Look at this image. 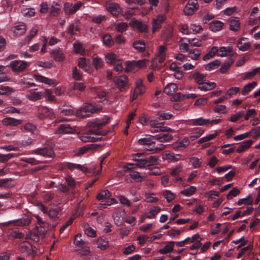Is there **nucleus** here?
<instances>
[{
    "mask_svg": "<svg viewBox=\"0 0 260 260\" xmlns=\"http://www.w3.org/2000/svg\"><path fill=\"white\" fill-rule=\"evenodd\" d=\"M109 119H107L106 121H96L91 122L89 126L92 127V129H89L86 133H84L80 137L81 140L84 142H97L101 140L102 138L99 136L105 135L106 133L101 131V128L103 125H105L108 122Z\"/></svg>",
    "mask_w": 260,
    "mask_h": 260,
    "instance_id": "nucleus-1",
    "label": "nucleus"
},
{
    "mask_svg": "<svg viewBox=\"0 0 260 260\" xmlns=\"http://www.w3.org/2000/svg\"><path fill=\"white\" fill-rule=\"evenodd\" d=\"M144 153H137L134 155L133 159L137 161L136 164H129L127 165V169L131 170L136 167L145 168L157 164L158 156L157 155H150L144 156Z\"/></svg>",
    "mask_w": 260,
    "mask_h": 260,
    "instance_id": "nucleus-2",
    "label": "nucleus"
},
{
    "mask_svg": "<svg viewBox=\"0 0 260 260\" xmlns=\"http://www.w3.org/2000/svg\"><path fill=\"white\" fill-rule=\"evenodd\" d=\"M101 109V107H97L92 104L85 103L80 109L76 112L75 115L78 117L86 118L89 117V113L98 112Z\"/></svg>",
    "mask_w": 260,
    "mask_h": 260,
    "instance_id": "nucleus-3",
    "label": "nucleus"
},
{
    "mask_svg": "<svg viewBox=\"0 0 260 260\" xmlns=\"http://www.w3.org/2000/svg\"><path fill=\"white\" fill-rule=\"evenodd\" d=\"M37 117L40 120H44L46 118L53 119L55 117V115L52 109L46 106H43L39 109Z\"/></svg>",
    "mask_w": 260,
    "mask_h": 260,
    "instance_id": "nucleus-4",
    "label": "nucleus"
},
{
    "mask_svg": "<svg viewBox=\"0 0 260 260\" xmlns=\"http://www.w3.org/2000/svg\"><path fill=\"white\" fill-rule=\"evenodd\" d=\"M19 250L21 253L32 257L35 256L36 254L33 246L28 242H23L21 243L19 245Z\"/></svg>",
    "mask_w": 260,
    "mask_h": 260,
    "instance_id": "nucleus-5",
    "label": "nucleus"
},
{
    "mask_svg": "<svg viewBox=\"0 0 260 260\" xmlns=\"http://www.w3.org/2000/svg\"><path fill=\"white\" fill-rule=\"evenodd\" d=\"M29 64L27 62L16 60L11 62L10 67L16 72H21L24 71Z\"/></svg>",
    "mask_w": 260,
    "mask_h": 260,
    "instance_id": "nucleus-6",
    "label": "nucleus"
},
{
    "mask_svg": "<svg viewBox=\"0 0 260 260\" xmlns=\"http://www.w3.org/2000/svg\"><path fill=\"white\" fill-rule=\"evenodd\" d=\"M31 222V218L27 215H24L23 216L17 220H11L7 222L1 223L4 226L10 225L12 223L16 222L17 225L24 226L28 225Z\"/></svg>",
    "mask_w": 260,
    "mask_h": 260,
    "instance_id": "nucleus-7",
    "label": "nucleus"
},
{
    "mask_svg": "<svg viewBox=\"0 0 260 260\" xmlns=\"http://www.w3.org/2000/svg\"><path fill=\"white\" fill-rule=\"evenodd\" d=\"M106 7L108 12L114 16L118 15L122 11L118 4L111 1H109L106 3Z\"/></svg>",
    "mask_w": 260,
    "mask_h": 260,
    "instance_id": "nucleus-8",
    "label": "nucleus"
},
{
    "mask_svg": "<svg viewBox=\"0 0 260 260\" xmlns=\"http://www.w3.org/2000/svg\"><path fill=\"white\" fill-rule=\"evenodd\" d=\"M198 9L197 0H189L184 8V12L185 15L190 16L192 15Z\"/></svg>",
    "mask_w": 260,
    "mask_h": 260,
    "instance_id": "nucleus-9",
    "label": "nucleus"
},
{
    "mask_svg": "<svg viewBox=\"0 0 260 260\" xmlns=\"http://www.w3.org/2000/svg\"><path fill=\"white\" fill-rule=\"evenodd\" d=\"M113 81L117 85L119 89L122 91L125 89L128 82V79L125 75L120 76L118 77H114Z\"/></svg>",
    "mask_w": 260,
    "mask_h": 260,
    "instance_id": "nucleus-10",
    "label": "nucleus"
},
{
    "mask_svg": "<svg viewBox=\"0 0 260 260\" xmlns=\"http://www.w3.org/2000/svg\"><path fill=\"white\" fill-rule=\"evenodd\" d=\"M138 142L141 145L147 146L148 148H150L155 144L154 137L152 135H147L146 137L139 139Z\"/></svg>",
    "mask_w": 260,
    "mask_h": 260,
    "instance_id": "nucleus-11",
    "label": "nucleus"
},
{
    "mask_svg": "<svg viewBox=\"0 0 260 260\" xmlns=\"http://www.w3.org/2000/svg\"><path fill=\"white\" fill-rule=\"evenodd\" d=\"M36 153L48 157H53L54 156V151L50 146H47L41 149H37L36 150Z\"/></svg>",
    "mask_w": 260,
    "mask_h": 260,
    "instance_id": "nucleus-12",
    "label": "nucleus"
},
{
    "mask_svg": "<svg viewBox=\"0 0 260 260\" xmlns=\"http://www.w3.org/2000/svg\"><path fill=\"white\" fill-rule=\"evenodd\" d=\"M75 130L74 128L71 127L69 124H62L59 125V127L55 131V134H73Z\"/></svg>",
    "mask_w": 260,
    "mask_h": 260,
    "instance_id": "nucleus-13",
    "label": "nucleus"
},
{
    "mask_svg": "<svg viewBox=\"0 0 260 260\" xmlns=\"http://www.w3.org/2000/svg\"><path fill=\"white\" fill-rule=\"evenodd\" d=\"M26 29L25 23L20 22L12 28V30L15 36H20L25 33Z\"/></svg>",
    "mask_w": 260,
    "mask_h": 260,
    "instance_id": "nucleus-14",
    "label": "nucleus"
},
{
    "mask_svg": "<svg viewBox=\"0 0 260 260\" xmlns=\"http://www.w3.org/2000/svg\"><path fill=\"white\" fill-rule=\"evenodd\" d=\"M64 167H66L71 171H73L74 169H77L83 172L86 173L88 172V169L87 167L82 166L79 164H76L71 162H66L64 164Z\"/></svg>",
    "mask_w": 260,
    "mask_h": 260,
    "instance_id": "nucleus-15",
    "label": "nucleus"
},
{
    "mask_svg": "<svg viewBox=\"0 0 260 260\" xmlns=\"http://www.w3.org/2000/svg\"><path fill=\"white\" fill-rule=\"evenodd\" d=\"M153 137L154 140H157L160 143L169 142L173 138V136L169 134H164L160 133L159 134L153 136Z\"/></svg>",
    "mask_w": 260,
    "mask_h": 260,
    "instance_id": "nucleus-16",
    "label": "nucleus"
},
{
    "mask_svg": "<svg viewBox=\"0 0 260 260\" xmlns=\"http://www.w3.org/2000/svg\"><path fill=\"white\" fill-rule=\"evenodd\" d=\"M206 75L201 74L199 72H194L193 74L189 76L190 79H193L195 82L200 85L206 81Z\"/></svg>",
    "mask_w": 260,
    "mask_h": 260,
    "instance_id": "nucleus-17",
    "label": "nucleus"
},
{
    "mask_svg": "<svg viewBox=\"0 0 260 260\" xmlns=\"http://www.w3.org/2000/svg\"><path fill=\"white\" fill-rule=\"evenodd\" d=\"M51 56L56 61H61L64 59V56L60 48L52 50Z\"/></svg>",
    "mask_w": 260,
    "mask_h": 260,
    "instance_id": "nucleus-18",
    "label": "nucleus"
},
{
    "mask_svg": "<svg viewBox=\"0 0 260 260\" xmlns=\"http://www.w3.org/2000/svg\"><path fill=\"white\" fill-rule=\"evenodd\" d=\"M216 83L215 82L204 81L202 84H200L198 88L202 91H207L214 89L216 87Z\"/></svg>",
    "mask_w": 260,
    "mask_h": 260,
    "instance_id": "nucleus-19",
    "label": "nucleus"
},
{
    "mask_svg": "<svg viewBox=\"0 0 260 260\" xmlns=\"http://www.w3.org/2000/svg\"><path fill=\"white\" fill-rule=\"evenodd\" d=\"M35 79L38 82L44 83L46 84L49 85H56V82L51 79H48L43 76H42L41 75H35Z\"/></svg>",
    "mask_w": 260,
    "mask_h": 260,
    "instance_id": "nucleus-20",
    "label": "nucleus"
},
{
    "mask_svg": "<svg viewBox=\"0 0 260 260\" xmlns=\"http://www.w3.org/2000/svg\"><path fill=\"white\" fill-rule=\"evenodd\" d=\"M96 245L98 248L102 250H105L109 247V241L105 237H100L96 241Z\"/></svg>",
    "mask_w": 260,
    "mask_h": 260,
    "instance_id": "nucleus-21",
    "label": "nucleus"
},
{
    "mask_svg": "<svg viewBox=\"0 0 260 260\" xmlns=\"http://www.w3.org/2000/svg\"><path fill=\"white\" fill-rule=\"evenodd\" d=\"M5 125L17 126L21 123V120L11 117H7L2 120Z\"/></svg>",
    "mask_w": 260,
    "mask_h": 260,
    "instance_id": "nucleus-22",
    "label": "nucleus"
},
{
    "mask_svg": "<svg viewBox=\"0 0 260 260\" xmlns=\"http://www.w3.org/2000/svg\"><path fill=\"white\" fill-rule=\"evenodd\" d=\"M131 25L134 27H136L142 32H146L148 31L147 25L138 20H134Z\"/></svg>",
    "mask_w": 260,
    "mask_h": 260,
    "instance_id": "nucleus-23",
    "label": "nucleus"
},
{
    "mask_svg": "<svg viewBox=\"0 0 260 260\" xmlns=\"http://www.w3.org/2000/svg\"><path fill=\"white\" fill-rule=\"evenodd\" d=\"M223 25V23L220 21L214 20L210 23L209 28L214 32L221 30Z\"/></svg>",
    "mask_w": 260,
    "mask_h": 260,
    "instance_id": "nucleus-24",
    "label": "nucleus"
},
{
    "mask_svg": "<svg viewBox=\"0 0 260 260\" xmlns=\"http://www.w3.org/2000/svg\"><path fill=\"white\" fill-rule=\"evenodd\" d=\"M191 123L190 124H192L193 125H208L210 123L209 119H204L202 117H200L197 119H194L189 120Z\"/></svg>",
    "mask_w": 260,
    "mask_h": 260,
    "instance_id": "nucleus-25",
    "label": "nucleus"
},
{
    "mask_svg": "<svg viewBox=\"0 0 260 260\" xmlns=\"http://www.w3.org/2000/svg\"><path fill=\"white\" fill-rule=\"evenodd\" d=\"M135 91L140 94H143L145 91V87L143 83L142 80L138 79L135 81Z\"/></svg>",
    "mask_w": 260,
    "mask_h": 260,
    "instance_id": "nucleus-26",
    "label": "nucleus"
},
{
    "mask_svg": "<svg viewBox=\"0 0 260 260\" xmlns=\"http://www.w3.org/2000/svg\"><path fill=\"white\" fill-rule=\"evenodd\" d=\"M218 51H219L220 53H219L218 55L219 56L223 57L228 55H231V53H232L233 51V48L231 46H222L218 49Z\"/></svg>",
    "mask_w": 260,
    "mask_h": 260,
    "instance_id": "nucleus-27",
    "label": "nucleus"
},
{
    "mask_svg": "<svg viewBox=\"0 0 260 260\" xmlns=\"http://www.w3.org/2000/svg\"><path fill=\"white\" fill-rule=\"evenodd\" d=\"M157 57L158 58V62L162 63L166 59V47L161 45L158 48V52Z\"/></svg>",
    "mask_w": 260,
    "mask_h": 260,
    "instance_id": "nucleus-28",
    "label": "nucleus"
},
{
    "mask_svg": "<svg viewBox=\"0 0 260 260\" xmlns=\"http://www.w3.org/2000/svg\"><path fill=\"white\" fill-rule=\"evenodd\" d=\"M234 59L231 57L226 61L222 64L220 71L222 74H224L230 69L231 65L233 63Z\"/></svg>",
    "mask_w": 260,
    "mask_h": 260,
    "instance_id": "nucleus-29",
    "label": "nucleus"
},
{
    "mask_svg": "<svg viewBox=\"0 0 260 260\" xmlns=\"http://www.w3.org/2000/svg\"><path fill=\"white\" fill-rule=\"evenodd\" d=\"M177 89L176 84L171 83L168 84L165 88L164 92L168 95H172Z\"/></svg>",
    "mask_w": 260,
    "mask_h": 260,
    "instance_id": "nucleus-30",
    "label": "nucleus"
},
{
    "mask_svg": "<svg viewBox=\"0 0 260 260\" xmlns=\"http://www.w3.org/2000/svg\"><path fill=\"white\" fill-rule=\"evenodd\" d=\"M44 94L43 92H30L29 94L27 95L28 99L32 101H36L42 98Z\"/></svg>",
    "mask_w": 260,
    "mask_h": 260,
    "instance_id": "nucleus-31",
    "label": "nucleus"
},
{
    "mask_svg": "<svg viewBox=\"0 0 260 260\" xmlns=\"http://www.w3.org/2000/svg\"><path fill=\"white\" fill-rule=\"evenodd\" d=\"M257 85V83L255 81H253L251 83H248L247 85H246L242 91V95H246L252 89L254 88Z\"/></svg>",
    "mask_w": 260,
    "mask_h": 260,
    "instance_id": "nucleus-32",
    "label": "nucleus"
},
{
    "mask_svg": "<svg viewBox=\"0 0 260 260\" xmlns=\"http://www.w3.org/2000/svg\"><path fill=\"white\" fill-rule=\"evenodd\" d=\"M105 59L107 63L111 64H114L118 61L116 55L114 53L107 54Z\"/></svg>",
    "mask_w": 260,
    "mask_h": 260,
    "instance_id": "nucleus-33",
    "label": "nucleus"
},
{
    "mask_svg": "<svg viewBox=\"0 0 260 260\" xmlns=\"http://www.w3.org/2000/svg\"><path fill=\"white\" fill-rule=\"evenodd\" d=\"M62 208L57 207L55 208H52L48 211V214L51 218H58V215L61 212Z\"/></svg>",
    "mask_w": 260,
    "mask_h": 260,
    "instance_id": "nucleus-34",
    "label": "nucleus"
},
{
    "mask_svg": "<svg viewBox=\"0 0 260 260\" xmlns=\"http://www.w3.org/2000/svg\"><path fill=\"white\" fill-rule=\"evenodd\" d=\"M133 47L139 51L142 52L145 50V43L143 40L136 41L133 43Z\"/></svg>",
    "mask_w": 260,
    "mask_h": 260,
    "instance_id": "nucleus-35",
    "label": "nucleus"
},
{
    "mask_svg": "<svg viewBox=\"0 0 260 260\" xmlns=\"http://www.w3.org/2000/svg\"><path fill=\"white\" fill-rule=\"evenodd\" d=\"M83 77L82 72L77 67H74L72 70V78L76 81L81 80Z\"/></svg>",
    "mask_w": 260,
    "mask_h": 260,
    "instance_id": "nucleus-36",
    "label": "nucleus"
},
{
    "mask_svg": "<svg viewBox=\"0 0 260 260\" xmlns=\"http://www.w3.org/2000/svg\"><path fill=\"white\" fill-rule=\"evenodd\" d=\"M74 51L76 53L84 55L85 54V50L83 48L82 44L79 42H75L73 45Z\"/></svg>",
    "mask_w": 260,
    "mask_h": 260,
    "instance_id": "nucleus-37",
    "label": "nucleus"
},
{
    "mask_svg": "<svg viewBox=\"0 0 260 260\" xmlns=\"http://www.w3.org/2000/svg\"><path fill=\"white\" fill-rule=\"evenodd\" d=\"M218 52V48L216 46L212 47L210 51L203 57V59L206 61L208 60L213 57H214L216 54Z\"/></svg>",
    "mask_w": 260,
    "mask_h": 260,
    "instance_id": "nucleus-38",
    "label": "nucleus"
},
{
    "mask_svg": "<svg viewBox=\"0 0 260 260\" xmlns=\"http://www.w3.org/2000/svg\"><path fill=\"white\" fill-rule=\"evenodd\" d=\"M240 23L237 18L232 19L230 21V29L231 30L236 31L240 28Z\"/></svg>",
    "mask_w": 260,
    "mask_h": 260,
    "instance_id": "nucleus-39",
    "label": "nucleus"
},
{
    "mask_svg": "<svg viewBox=\"0 0 260 260\" xmlns=\"http://www.w3.org/2000/svg\"><path fill=\"white\" fill-rule=\"evenodd\" d=\"M174 244L175 242L174 241L169 242L168 244L165 245L163 248L159 250V252L161 254H167L171 252L173 250Z\"/></svg>",
    "mask_w": 260,
    "mask_h": 260,
    "instance_id": "nucleus-40",
    "label": "nucleus"
},
{
    "mask_svg": "<svg viewBox=\"0 0 260 260\" xmlns=\"http://www.w3.org/2000/svg\"><path fill=\"white\" fill-rule=\"evenodd\" d=\"M111 196V193L108 190H104L101 191L96 197V199L99 201L103 202L104 200L108 199Z\"/></svg>",
    "mask_w": 260,
    "mask_h": 260,
    "instance_id": "nucleus-41",
    "label": "nucleus"
},
{
    "mask_svg": "<svg viewBox=\"0 0 260 260\" xmlns=\"http://www.w3.org/2000/svg\"><path fill=\"white\" fill-rule=\"evenodd\" d=\"M220 64V62L219 60H215L205 66V70L207 71H212L217 68Z\"/></svg>",
    "mask_w": 260,
    "mask_h": 260,
    "instance_id": "nucleus-42",
    "label": "nucleus"
},
{
    "mask_svg": "<svg viewBox=\"0 0 260 260\" xmlns=\"http://www.w3.org/2000/svg\"><path fill=\"white\" fill-rule=\"evenodd\" d=\"M102 39L104 44L107 46L111 47L114 44V40L109 34L104 35L103 36Z\"/></svg>",
    "mask_w": 260,
    "mask_h": 260,
    "instance_id": "nucleus-43",
    "label": "nucleus"
},
{
    "mask_svg": "<svg viewBox=\"0 0 260 260\" xmlns=\"http://www.w3.org/2000/svg\"><path fill=\"white\" fill-rule=\"evenodd\" d=\"M92 63L96 70L102 69L104 65V62L102 59L99 57H95L93 58Z\"/></svg>",
    "mask_w": 260,
    "mask_h": 260,
    "instance_id": "nucleus-44",
    "label": "nucleus"
},
{
    "mask_svg": "<svg viewBox=\"0 0 260 260\" xmlns=\"http://www.w3.org/2000/svg\"><path fill=\"white\" fill-rule=\"evenodd\" d=\"M204 129L201 127L196 128L193 130V135L189 137L190 141H192L199 138L204 133Z\"/></svg>",
    "mask_w": 260,
    "mask_h": 260,
    "instance_id": "nucleus-45",
    "label": "nucleus"
},
{
    "mask_svg": "<svg viewBox=\"0 0 260 260\" xmlns=\"http://www.w3.org/2000/svg\"><path fill=\"white\" fill-rule=\"evenodd\" d=\"M252 143L251 140L245 141L243 144H241L237 149V152L241 153L245 151L246 149L250 147Z\"/></svg>",
    "mask_w": 260,
    "mask_h": 260,
    "instance_id": "nucleus-46",
    "label": "nucleus"
},
{
    "mask_svg": "<svg viewBox=\"0 0 260 260\" xmlns=\"http://www.w3.org/2000/svg\"><path fill=\"white\" fill-rule=\"evenodd\" d=\"M197 190V188L193 186H190L181 191V193L187 197L192 195Z\"/></svg>",
    "mask_w": 260,
    "mask_h": 260,
    "instance_id": "nucleus-47",
    "label": "nucleus"
},
{
    "mask_svg": "<svg viewBox=\"0 0 260 260\" xmlns=\"http://www.w3.org/2000/svg\"><path fill=\"white\" fill-rule=\"evenodd\" d=\"M81 248L76 250L78 255L81 256L87 255L89 254L90 251L88 245L80 247Z\"/></svg>",
    "mask_w": 260,
    "mask_h": 260,
    "instance_id": "nucleus-48",
    "label": "nucleus"
},
{
    "mask_svg": "<svg viewBox=\"0 0 260 260\" xmlns=\"http://www.w3.org/2000/svg\"><path fill=\"white\" fill-rule=\"evenodd\" d=\"M201 54V51L198 49L189 50V57L193 60L198 59Z\"/></svg>",
    "mask_w": 260,
    "mask_h": 260,
    "instance_id": "nucleus-49",
    "label": "nucleus"
},
{
    "mask_svg": "<svg viewBox=\"0 0 260 260\" xmlns=\"http://www.w3.org/2000/svg\"><path fill=\"white\" fill-rule=\"evenodd\" d=\"M81 234H77L76 235L74 238V244L78 247H82L83 246L88 245L87 243L85 241L82 240V239L81 238Z\"/></svg>",
    "mask_w": 260,
    "mask_h": 260,
    "instance_id": "nucleus-50",
    "label": "nucleus"
},
{
    "mask_svg": "<svg viewBox=\"0 0 260 260\" xmlns=\"http://www.w3.org/2000/svg\"><path fill=\"white\" fill-rule=\"evenodd\" d=\"M129 176L133 180L137 182H142L144 178V176L141 175L140 173L137 171L131 172Z\"/></svg>",
    "mask_w": 260,
    "mask_h": 260,
    "instance_id": "nucleus-51",
    "label": "nucleus"
},
{
    "mask_svg": "<svg viewBox=\"0 0 260 260\" xmlns=\"http://www.w3.org/2000/svg\"><path fill=\"white\" fill-rule=\"evenodd\" d=\"M176 156H180V154H175L173 152H169L165 154L164 156V159H167L169 161H177L179 160L178 158L176 157Z\"/></svg>",
    "mask_w": 260,
    "mask_h": 260,
    "instance_id": "nucleus-52",
    "label": "nucleus"
},
{
    "mask_svg": "<svg viewBox=\"0 0 260 260\" xmlns=\"http://www.w3.org/2000/svg\"><path fill=\"white\" fill-rule=\"evenodd\" d=\"M78 67L79 68L83 69L86 72L88 71V64L87 59L85 58L81 57L78 59Z\"/></svg>",
    "mask_w": 260,
    "mask_h": 260,
    "instance_id": "nucleus-53",
    "label": "nucleus"
},
{
    "mask_svg": "<svg viewBox=\"0 0 260 260\" xmlns=\"http://www.w3.org/2000/svg\"><path fill=\"white\" fill-rule=\"evenodd\" d=\"M186 40L191 46L196 47H200L202 45V42L200 40L198 39L194 38L192 40H190L187 38H182L181 41Z\"/></svg>",
    "mask_w": 260,
    "mask_h": 260,
    "instance_id": "nucleus-54",
    "label": "nucleus"
},
{
    "mask_svg": "<svg viewBox=\"0 0 260 260\" xmlns=\"http://www.w3.org/2000/svg\"><path fill=\"white\" fill-rule=\"evenodd\" d=\"M163 196L166 199L168 203H170L172 201L175 197V195L169 190H164L163 191Z\"/></svg>",
    "mask_w": 260,
    "mask_h": 260,
    "instance_id": "nucleus-55",
    "label": "nucleus"
},
{
    "mask_svg": "<svg viewBox=\"0 0 260 260\" xmlns=\"http://www.w3.org/2000/svg\"><path fill=\"white\" fill-rule=\"evenodd\" d=\"M116 203L117 202L115 199L111 198L110 200H107L106 203H103L102 202L99 204L98 205V208L100 209H103V208H106L108 206H110Z\"/></svg>",
    "mask_w": 260,
    "mask_h": 260,
    "instance_id": "nucleus-56",
    "label": "nucleus"
},
{
    "mask_svg": "<svg viewBox=\"0 0 260 260\" xmlns=\"http://www.w3.org/2000/svg\"><path fill=\"white\" fill-rule=\"evenodd\" d=\"M213 111L215 113L225 114L228 112V110L225 105H219L215 106L213 109Z\"/></svg>",
    "mask_w": 260,
    "mask_h": 260,
    "instance_id": "nucleus-57",
    "label": "nucleus"
},
{
    "mask_svg": "<svg viewBox=\"0 0 260 260\" xmlns=\"http://www.w3.org/2000/svg\"><path fill=\"white\" fill-rule=\"evenodd\" d=\"M46 225H36L35 228V233L41 236H43L46 233L47 230L45 228Z\"/></svg>",
    "mask_w": 260,
    "mask_h": 260,
    "instance_id": "nucleus-58",
    "label": "nucleus"
},
{
    "mask_svg": "<svg viewBox=\"0 0 260 260\" xmlns=\"http://www.w3.org/2000/svg\"><path fill=\"white\" fill-rule=\"evenodd\" d=\"M157 115L158 116V119L159 120H168L172 118V115L170 113H165L162 112H159L157 113Z\"/></svg>",
    "mask_w": 260,
    "mask_h": 260,
    "instance_id": "nucleus-59",
    "label": "nucleus"
},
{
    "mask_svg": "<svg viewBox=\"0 0 260 260\" xmlns=\"http://www.w3.org/2000/svg\"><path fill=\"white\" fill-rule=\"evenodd\" d=\"M260 72V68H256L254 69L252 71L250 72L247 73L243 78V79L244 80L251 79L252 78L254 75H255L256 74L259 73Z\"/></svg>",
    "mask_w": 260,
    "mask_h": 260,
    "instance_id": "nucleus-60",
    "label": "nucleus"
},
{
    "mask_svg": "<svg viewBox=\"0 0 260 260\" xmlns=\"http://www.w3.org/2000/svg\"><path fill=\"white\" fill-rule=\"evenodd\" d=\"M14 154L13 153H9L7 154H3L0 153V162H6L10 159L14 157Z\"/></svg>",
    "mask_w": 260,
    "mask_h": 260,
    "instance_id": "nucleus-61",
    "label": "nucleus"
},
{
    "mask_svg": "<svg viewBox=\"0 0 260 260\" xmlns=\"http://www.w3.org/2000/svg\"><path fill=\"white\" fill-rule=\"evenodd\" d=\"M10 236L13 239H22L24 237V234L19 231L14 230L12 231L10 234Z\"/></svg>",
    "mask_w": 260,
    "mask_h": 260,
    "instance_id": "nucleus-62",
    "label": "nucleus"
},
{
    "mask_svg": "<svg viewBox=\"0 0 260 260\" xmlns=\"http://www.w3.org/2000/svg\"><path fill=\"white\" fill-rule=\"evenodd\" d=\"M240 193V190L236 187H234L230 191L226 196L228 200L232 199L233 197H236Z\"/></svg>",
    "mask_w": 260,
    "mask_h": 260,
    "instance_id": "nucleus-63",
    "label": "nucleus"
},
{
    "mask_svg": "<svg viewBox=\"0 0 260 260\" xmlns=\"http://www.w3.org/2000/svg\"><path fill=\"white\" fill-rule=\"evenodd\" d=\"M190 162H191L192 166L195 169L199 168L202 164V162L200 161V159L196 157H190Z\"/></svg>",
    "mask_w": 260,
    "mask_h": 260,
    "instance_id": "nucleus-64",
    "label": "nucleus"
}]
</instances>
